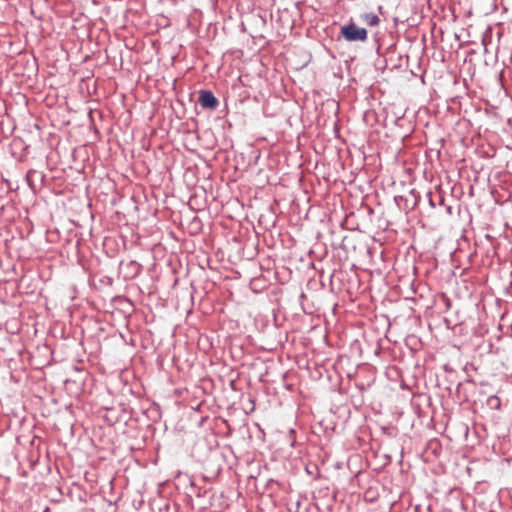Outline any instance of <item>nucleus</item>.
<instances>
[{
    "instance_id": "1",
    "label": "nucleus",
    "mask_w": 512,
    "mask_h": 512,
    "mask_svg": "<svg viewBox=\"0 0 512 512\" xmlns=\"http://www.w3.org/2000/svg\"><path fill=\"white\" fill-rule=\"evenodd\" d=\"M341 35L346 41L364 42L368 38V32L365 28L358 27L355 23L350 22L341 27Z\"/></svg>"
},
{
    "instance_id": "2",
    "label": "nucleus",
    "mask_w": 512,
    "mask_h": 512,
    "mask_svg": "<svg viewBox=\"0 0 512 512\" xmlns=\"http://www.w3.org/2000/svg\"><path fill=\"white\" fill-rule=\"evenodd\" d=\"M198 102L203 108L208 109H215L216 106L218 105L217 98L214 96L212 92L207 90L200 91Z\"/></svg>"
},
{
    "instance_id": "3",
    "label": "nucleus",
    "mask_w": 512,
    "mask_h": 512,
    "mask_svg": "<svg viewBox=\"0 0 512 512\" xmlns=\"http://www.w3.org/2000/svg\"><path fill=\"white\" fill-rule=\"evenodd\" d=\"M360 18L364 23H366L368 26H378L380 23V18L378 15H376L373 12L364 13L360 15Z\"/></svg>"
},
{
    "instance_id": "4",
    "label": "nucleus",
    "mask_w": 512,
    "mask_h": 512,
    "mask_svg": "<svg viewBox=\"0 0 512 512\" xmlns=\"http://www.w3.org/2000/svg\"><path fill=\"white\" fill-rule=\"evenodd\" d=\"M490 401H494V402H496V406H497V407L499 406V400H498V398L494 397V398L490 399Z\"/></svg>"
}]
</instances>
